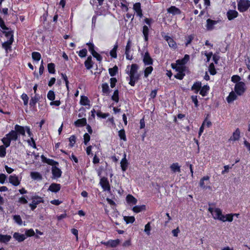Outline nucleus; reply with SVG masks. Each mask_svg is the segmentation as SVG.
<instances>
[{
  "mask_svg": "<svg viewBox=\"0 0 250 250\" xmlns=\"http://www.w3.org/2000/svg\"><path fill=\"white\" fill-rule=\"evenodd\" d=\"M6 136L10 139L11 141H16L19 138L17 135L16 132L14 131V130H11L8 133L6 134Z\"/></svg>",
  "mask_w": 250,
  "mask_h": 250,
  "instance_id": "obj_27",
  "label": "nucleus"
},
{
  "mask_svg": "<svg viewBox=\"0 0 250 250\" xmlns=\"http://www.w3.org/2000/svg\"><path fill=\"white\" fill-rule=\"evenodd\" d=\"M118 136L121 140H123L124 141H126L127 139L124 129H121L119 131Z\"/></svg>",
  "mask_w": 250,
  "mask_h": 250,
  "instance_id": "obj_47",
  "label": "nucleus"
},
{
  "mask_svg": "<svg viewBox=\"0 0 250 250\" xmlns=\"http://www.w3.org/2000/svg\"><path fill=\"white\" fill-rule=\"evenodd\" d=\"M61 186L60 184L52 183L48 188V190L52 192H58L61 189Z\"/></svg>",
  "mask_w": 250,
  "mask_h": 250,
  "instance_id": "obj_17",
  "label": "nucleus"
},
{
  "mask_svg": "<svg viewBox=\"0 0 250 250\" xmlns=\"http://www.w3.org/2000/svg\"><path fill=\"white\" fill-rule=\"evenodd\" d=\"M119 90L117 89L114 90L113 94L111 96V100L117 103L119 101Z\"/></svg>",
  "mask_w": 250,
  "mask_h": 250,
  "instance_id": "obj_45",
  "label": "nucleus"
},
{
  "mask_svg": "<svg viewBox=\"0 0 250 250\" xmlns=\"http://www.w3.org/2000/svg\"><path fill=\"white\" fill-rule=\"evenodd\" d=\"M167 12L173 15H180L181 14V11L180 9L175 6H171L167 9Z\"/></svg>",
  "mask_w": 250,
  "mask_h": 250,
  "instance_id": "obj_23",
  "label": "nucleus"
},
{
  "mask_svg": "<svg viewBox=\"0 0 250 250\" xmlns=\"http://www.w3.org/2000/svg\"><path fill=\"white\" fill-rule=\"evenodd\" d=\"M100 184L104 191H110L111 190L110 185L107 178L103 177L101 178Z\"/></svg>",
  "mask_w": 250,
  "mask_h": 250,
  "instance_id": "obj_4",
  "label": "nucleus"
},
{
  "mask_svg": "<svg viewBox=\"0 0 250 250\" xmlns=\"http://www.w3.org/2000/svg\"><path fill=\"white\" fill-rule=\"evenodd\" d=\"M209 89V87L208 85H204L203 87H201L200 92H199V93L202 96H205L207 95Z\"/></svg>",
  "mask_w": 250,
  "mask_h": 250,
  "instance_id": "obj_42",
  "label": "nucleus"
},
{
  "mask_svg": "<svg viewBox=\"0 0 250 250\" xmlns=\"http://www.w3.org/2000/svg\"><path fill=\"white\" fill-rule=\"evenodd\" d=\"M47 69L48 72L50 74H55L56 72L55 65L53 62L49 63L47 64Z\"/></svg>",
  "mask_w": 250,
  "mask_h": 250,
  "instance_id": "obj_46",
  "label": "nucleus"
},
{
  "mask_svg": "<svg viewBox=\"0 0 250 250\" xmlns=\"http://www.w3.org/2000/svg\"><path fill=\"white\" fill-rule=\"evenodd\" d=\"M52 178L57 179L60 178L62 176V171L61 169L57 166L52 167L51 168Z\"/></svg>",
  "mask_w": 250,
  "mask_h": 250,
  "instance_id": "obj_8",
  "label": "nucleus"
},
{
  "mask_svg": "<svg viewBox=\"0 0 250 250\" xmlns=\"http://www.w3.org/2000/svg\"><path fill=\"white\" fill-rule=\"evenodd\" d=\"M9 182L14 186H18L21 183V180L16 175H11L8 178Z\"/></svg>",
  "mask_w": 250,
  "mask_h": 250,
  "instance_id": "obj_10",
  "label": "nucleus"
},
{
  "mask_svg": "<svg viewBox=\"0 0 250 250\" xmlns=\"http://www.w3.org/2000/svg\"><path fill=\"white\" fill-rule=\"evenodd\" d=\"M209 177L208 176H204L201 179L199 182L200 187L203 189H207L208 188H209L207 185L209 184Z\"/></svg>",
  "mask_w": 250,
  "mask_h": 250,
  "instance_id": "obj_9",
  "label": "nucleus"
},
{
  "mask_svg": "<svg viewBox=\"0 0 250 250\" xmlns=\"http://www.w3.org/2000/svg\"><path fill=\"white\" fill-rule=\"evenodd\" d=\"M202 87V83L200 82H196L194 83L191 87L192 90H195V93H197Z\"/></svg>",
  "mask_w": 250,
  "mask_h": 250,
  "instance_id": "obj_39",
  "label": "nucleus"
},
{
  "mask_svg": "<svg viewBox=\"0 0 250 250\" xmlns=\"http://www.w3.org/2000/svg\"><path fill=\"white\" fill-rule=\"evenodd\" d=\"M208 210L214 219H219V208L214 209L212 208L209 207Z\"/></svg>",
  "mask_w": 250,
  "mask_h": 250,
  "instance_id": "obj_33",
  "label": "nucleus"
},
{
  "mask_svg": "<svg viewBox=\"0 0 250 250\" xmlns=\"http://www.w3.org/2000/svg\"><path fill=\"white\" fill-rule=\"evenodd\" d=\"M146 207L145 205H143L141 206H135L132 208V210L135 213H139L143 210H146Z\"/></svg>",
  "mask_w": 250,
  "mask_h": 250,
  "instance_id": "obj_38",
  "label": "nucleus"
},
{
  "mask_svg": "<svg viewBox=\"0 0 250 250\" xmlns=\"http://www.w3.org/2000/svg\"><path fill=\"white\" fill-rule=\"evenodd\" d=\"M124 220L127 224H132L135 221V218L134 216H124Z\"/></svg>",
  "mask_w": 250,
  "mask_h": 250,
  "instance_id": "obj_52",
  "label": "nucleus"
},
{
  "mask_svg": "<svg viewBox=\"0 0 250 250\" xmlns=\"http://www.w3.org/2000/svg\"><path fill=\"white\" fill-rule=\"evenodd\" d=\"M118 48V43L116 42L113 46V48L110 51L109 54L112 58L116 59L117 58V49Z\"/></svg>",
  "mask_w": 250,
  "mask_h": 250,
  "instance_id": "obj_25",
  "label": "nucleus"
},
{
  "mask_svg": "<svg viewBox=\"0 0 250 250\" xmlns=\"http://www.w3.org/2000/svg\"><path fill=\"white\" fill-rule=\"evenodd\" d=\"M25 235L26 237H31L35 235V232L32 229L26 230Z\"/></svg>",
  "mask_w": 250,
  "mask_h": 250,
  "instance_id": "obj_63",
  "label": "nucleus"
},
{
  "mask_svg": "<svg viewBox=\"0 0 250 250\" xmlns=\"http://www.w3.org/2000/svg\"><path fill=\"white\" fill-rule=\"evenodd\" d=\"M120 243L119 239H117L116 240H109L106 242L102 241L101 244L104 246L110 247L111 248L116 247Z\"/></svg>",
  "mask_w": 250,
  "mask_h": 250,
  "instance_id": "obj_7",
  "label": "nucleus"
},
{
  "mask_svg": "<svg viewBox=\"0 0 250 250\" xmlns=\"http://www.w3.org/2000/svg\"><path fill=\"white\" fill-rule=\"evenodd\" d=\"M149 29L148 26L145 25L142 28V33L143 34L144 40L146 42H147L149 38Z\"/></svg>",
  "mask_w": 250,
  "mask_h": 250,
  "instance_id": "obj_19",
  "label": "nucleus"
},
{
  "mask_svg": "<svg viewBox=\"0 0 250 250\" xmlns=\"http://www.w3.org/2000/svg\"><path fill=\"white\" fill-rule=\"evenodd\" d=\"M238 13L235 10H229L227 12V16L229 21H231L237 17Z\"/></svg>",
  "mask_w": 250,
  "mask_h": 250,
  "instance_id": "obj_18",
  "label": "nucleus"
},
{
  "mask_svg": "<svg viewBox=\"0 0 250 250\" xmlns=\"http://www.w3.org/2000/svg\"><path fill=\"white\" fill-rule=\"evenodd\" d=\"M139 75L137 74L136 76H129L130 81L129 82V84L132 86H134L136 82L138 81L139 79Z\"/></svg>",
  "mask_w": 250,
  "mask_h": 250,
  "instance_id": "obj_37",
  "label": "nucleus"
},
{
  "mask_svg": "<svg viewBox=\"0 0 250 250\" xmlns=\"http://www.w3.org/2000/svg\"><path fill=\"white\" fill-rule=\"evenodd\" d=\"M90 140V136L88 133H85L83 135V143L84 145H87Z\"/></svg>",
  "mask_w": 250,
  "mask_h": 250,
  "instance_id": "obj_64",
  "label": "nucleus"
},
{
  "mask_svg": "<svg viewBox=\"0 0 250 250\" xmlns=\"http://www.w3.org/2000/svg\"><path fill=\"white\" fill-rule=\"evenodd\" d=\"M84 64L85 67L88 70H89L92 68L94 64V62L92 61V57L91 56H89L87 58V59L85 61Z\"/></svg>",
  "mask_w": 250,
  "mask_h": 250,
  "instance_id": "obj_24",
  "label": "nucleus"
},
{
  "mask_svg": "<svg viewBox=\"0 0 250 250\" xmlns=\"http://www.w3.org/2000/svg\"><path fill=\"white\" fill-rule=\"evenodd\" d=\"M128 163L126 159V155L125 154L124 157L121 161V167L123 171H125L128 167Z\"/></svg>",
  "mask_w": 250,
  "mask_h": 250,
  "instance_id": "obj_31",
  "label": "nucleus"
},
{
  "mask_svg": "<svg viewBox=\"0 0 250 250\" xmlns=\"http://www.w3.org/2000/svg\"><path fill=\"white\" fill-rule=\"evenodd\" d=\"M80 103L82 105H89L90 101L85 96H82Z\"/></svg>",
  "mask_w": 250,
  "mask_h": 250,
  "instance_id": "obj_41",
  "label": "nucleus"
},
{
  "mask_svg": "<svg viewBox=\"0 0 250 250\" xmlns=\"http://www.w3.org/2000/svg\"><path fill=\"white\" fill-rule=\"evenodd\" d=\"M86 119L85 118L79 119L74 122V125L76 127H82L86 125Z\"/></svg>",
  "mask_w": 250,
  "mask_h": 250,
  "instance_id": "obj_28",
  "label": "nucleus"
},
{
  "mask_svg": "<svg viewBox=\"0 0 250 250\" xmlns=\"http://www.w3.org/2000/svg\"><path fill=\"white\" fill-rule=\"evenodd\" d=\"M102 92L104 93L108 94L110 93V90L107 83H105L102 84Z\"/></svg>",
  "mask_w": 250,
  "mask_h": 250,
  "instance_id": "obj_50",
  "label": "nucleus"
},
{
  "mask_svg": "<svg viewBox=\"0 0 250 250\" xmlns=\"http://www.w3.org/2000/svg\"><path fill=\"white\" fill-rule=\"evenodd\" d=\"M208 71L210 74L212 75H215L216 73V69L215 68L214 64L213 63H211L208 67Z\"/></svg>",
  "mask_w": 250,
  "mask_h": 250,
  "instance_id": "obj_59",
  "label": "nucleus"
},
{
  "mask_svg": "<svg viewBox=\"0 0 250 250\" xmlns=\"http://www.w3.org/2000/svg\"><path fill=\"white\" fill-rule=\"evenodd\" d=\"M7 147L3 146H0V157L3 158L6 156Z\"/></svg>",
  "mask_w": 250,
  "mask_h": 250,
  "instance_id": "obj_57",
  "label": "nucleus"
},
{
  "mask_svg": "<svg viewBox=\"0 0 250 250\" xmlns=\"http://www.w3.org/2000/svg\"><path fill=\"white\" fill-rule=\"evenodd\" d=\"M31 199L32 202L29 204V206L32 211H34L36 208L37 205L44 202L43 198L37 195L32 196Z\"/></svg>",
  "mask_w": 250,
  "mask_h": 250,
  "instance_id": "obj_1",
  "label": "nucleus"
},
{
  "mask_svg": "<svg viewBox=\"0 0 250 250\" xmlns=\"http://www.w3.org/2000/svg\"><path fill=\"white\" fill-rule=\"evenodd\" d=\"M69 141L70 142L69 146L70 147H73L74 146V144L76 141V137L75 135H71L69 138Z\"/></svg>",
  "mask_w": 250,
  "mask_h": 250,
  "instance_id": "obj_62",
  "label": "nucleus"
},
{
  "mask_svg": "<svg viewBox=\"0 0 250 250\" xmlns=\"http://www.w3.org/2000/svg\"><path fill=\"white\" fill-rule=\"evenodd\" d=\"M13 220L18 225H21L22 224V219L19 215H15L13 216Z\"/></svg>",
  "mask_w": 250,
  "mask_h": 250,
  "instance_id": "obj_58",
  "label": "nucleus"
},
{
  "mask_svg": "<svg viewBox=\"0 0 250 250\" xmlns=\"http://www.w3.org/2000/svg\"><path fill=\"white\" fill-rule=\"evenodd\" d=\"M126 201L130 206L136 205L137 200L132 195L128 194L126 197Z\"/></svg>",
  "mask_w": 250,
  "mask_h": 250,
  "instance_id": "obj_21",
  "label": "nucleus"
},
{
  "mask_svg": "<svg viewBox=\"0 0 250 250\" xmlns=\"http://www.w3.org/2000/svg\"><path fill=\"white\" fill-rule=\"evenodd\" d=\"M164 38L167 42L168 45L170 48L174 49L177 48V46L176 42L172 38L167 35H166Z\"/></svg>",
  "mask_w": 250,
  "mask_h": 250,
  "instance_id": "obj_15",
  "label": "nucleus"
},
{
  "mask_svg": "<svg viewBox=\"0 0 250 250\" xmlns=\"http://www.w3.org/2000/svg\"><path fill=\"white\" fill-rule=\"evenodd\" d=\"M2 143H3V146L8 147L10 146L11 141L10 140V139H9L7 136L4 137L1 140Z\"/></svg>",
  "mask_w": 250,
  "mask_h": 250,
  "instance_id": "obj_48",
  "label": "nucleus"
},
{
  "mask_svg": "<svg viewBox=\"0 0 250 250\" xmlns=\"http://www.w3.org/2000/svg\"><path fill=\"white\" fill-rule=\"evenodd\" d=\"M246 90V84L243 82H239L235 84L234 87L235 92L239 96L242 95Z\"/></svg>",
  "mask_w": 250,
  "mask_h": 250,
  "instance_id": "obj_3",
  "label": "nucleus"
},
{
  "mask_svg": "<svg viewBox=\"0 0 250 250\" xmlns=\"http://www.w3.org/2000/svg\"><path fill=\"white\" fill-rule=\"evenodd\" d=\"M218 21L212 20L208 19L207 20L206 29L208 31H211L214 28V26L217 24Z\"/></svg>",
  "mask_w": 250,
  "mask_h": 250,
  "instance_id": "obj_12",
  "label": "nucleus"
},
{
  "mask_svg": "<svg viewBox=\"0 0 250 250\" xmlns=\"http://www.w3.org/2000/svg\"><path fill=\"white\" fill-rule=\"evenodd\" d=\"M238 9L240 12L246 11L250 7V0H239L238 1Z\"/></svg>",
  "mask_w": 250,
  "mask_h": 250,
  "instance_id": "obj_2",
  "label": "nucleus"
},
{
  "mask_svg": "<svg viewBox=\"0 0 250 250\" xmlns=\"http://www.w3.org/2000/svg\"><path fill=\"white\" fill-rule=\"evenodd\" d=\"M86 45L88 46V50L91 54L96 51L95 50V46L92 42L86 43Z\"/></svg>",
  "mask_w": 250,
  "mask_h": 250,
  "instance_id": "obj_55",
  "label": "nucleus"
},
{
  "mask_svg": "<svg viewBox=\"0 0 250 250\" xmlns=\"http://www.w3.org/2000/svg\"><path fill=\"white\" fill-rule=\"evenodd\" d=\"M153 70V68L151 65H148L144 70V77L147 78L148 76L152 73Z\"/></svg>",
  "mask_w": 250,
  "mask_h": 250,
  "instance_id": "obj_44",
  "label": "nucleus"
},
{
  "mask_svg": "<svg viewBox=\"0 0 250 250\" xmlns=\"http://www.w3.org/2000/svg\"><path fill=\"white\" fill-rule=\"evenodd\" d=\"M96 114L98 117L102 118L103 119H105L109 115V114L108 113H102L100 110L97 111Z\"/></svg>",
  "mask_w": 250,
  "mask_h": 250,
  "instance_id": "obj_61",
  "label": "nucleus"
},
{
  "mask_svg": "<svg viewBox=\"0 0 250 250\" xmlns=\"http://www.w3.org/2000/svg\"><path fill=\"white\" fill-rule=\"evenodd\" d=\"M14 42V38L12 37L11 39H9L7 41L2 43V47L4 48L6 51L10 50L11 49V45Z\"/></svg>",
  "mask_w": 250,
  "mask_h": 250,
  "instance_id": "obj_16",
  "label": "nucleus"
},
{
  "mask_svg": "<svg viewBox=\"0 0 250 250\" xmlns=\"http://www.w3.org/2000/svg\"><path fill=\"white\" fill-rule=\"evenodd\" d=\"M108 72L110 76L112 77L116 76L118 73V67L115 65L112 68H109L108 69Z\"/></svg>",
  "mask_w": 250,
  "mask_h": 250,
  "instance_id": "obj_36",
  "label": "nucleus"
},
{
  "mask_svg": "<svg viewBox=\"0 0 250 250\" xmlns=\"http://www.w3.org/2000/svg\"><path fill=\"white\" fill-rule=\"evenodd\" d=\"M13 237L19 242L23 241L26 239L24 234H21L19 232H15L13 234Z\"/></svg>",
  "mask_w": 250,
  "mask_h": 250,
  "instance_id": "obj_32",
  "label": "nucleus"
},
{
  "mask_svg": "<svg viewBox=\"0 0 250 250\" xmlns=\"http://www.w3.org/2000/svg\"><path fill=\"white\" fill-rule=\"evenodd\" d=\"M41 54L38 52H33L32 53V58L35 61H39L41 60Z\"/></svg>",
  "mask_w": 250,
  "mask_h": 250,
  "instance_id": "obj_51",
  "label": "nucleus"
},
{
  "mask_svg": "<svg viewBox=\"0 0 250 250\" xmlns=\"http://www.w3.org/2000/svg\"><path fill=\"white\" fill-rule=\"evenodd\" d=\"M133 9L134 11L136 13L137 16L140 18L143 16V11L141 9V4L140 2H136L133 4Z\"/></svg>",
  "mask_w": 250,
  "mask_h": 250,
  "instance_id": "obj_11",
  "label": "nucleus"
},
{
  "mask_svg": "<svg viewBox=\"0 0 250 250\" xmlns=\"http://www.w3.org/2000/svg\"><path fill=\"white\" fill-rule=\"evenodd\" d=\"M62 78L64 81L67 90H69V81L66 75L64 73H61Z\"/></svg>",
  "mask_w": 250,
  "mask_h": 250,
  "instance_id": "obj_60",
  "label": "nucleus"
},
{
  "mask_svg": "<svg viewBox=\"0 0 250 250\" xmlns=\"http://www.w3.org/2000/svg\"><path fill=\"white\" fill-rule=\"evenodd\" d=\"M143 62L145 65H151L153 63V60L150 56L148 51L145 52L143 57Z\"/></svg>",
  "mask_w": 250,
  "mask_h": 250,
  "instance_id": "obj_5",
  "label": "nucleus"
},
{
  "mask_svg": "<svg viewBox=\"0 0 250 250\" xmlns=\"http://www.w3.org/2000/svg\"><path fill=\"white\" fill-rule=\"evenodd\" d=\"M139 69V66L136 63H133L131 65L130 70L128 73L129 76H136L137 74V71Z\"/></svg>",
  "mask_w": 250,
  "mask_h": 250,
  "instance_id": "obj_20",
  "label": "nucleus"
},
{
  "mask_svg": "<svg viewBox=\"0 0 250 250\" xmlns=\"http://www.w3.org/2000/svg\"><path fill=\"white\" fill-rule=\"evenodd\" d=\"M40 99V97L38 96L37 95H35V96L31 98L30 100L29 105L31 107L33 108H36V104L39 101Z\"/></svg>",
  "mask_w": 250,
  "mask_h": 250,
  "instance_id": "obj_29",
  "label": "nucleus"
},
{
  "mask_svg": "<svg viewBox=\"0 0 250 250\" xmlns=\"http://www.w3.org/2000/svg\"><path fill=\"white\" fill-rule=\"evenodd\" d=\"M170 168L173 172H181L180 166L179 165L178 163H175L171 164L170 166Z\"/></svg>",
  "mask_w": 250,
  "mask_h": 250,
  "instance_id": "obj_34",
  "label": "nucleus"
},
{
  "mask_svg": "<svg viewBox=\"0 0 250 250\" xmlns=\"http://www.w3.org/2000/svg\"><path fill=\"white\" fill-rule=\"evenodd\" d=\"M11 239V236L9 235L0 234V242L7 243Z\"/></svg>",
  "mask_w": 250,
  "mask_h": 250,
  "instance_id": "obj_40",
  "label": "nucleus"
},
{
  "mask_svg": "<svg viewBox=\"0 0 250 250\" xmlns=\"http://www.w3.org/2000/svg\"><path fill=\"white\" fill-rule=\"evenodd\" d=\"M2 32L7 38L11 39L12 37L14 38L13 31H12L10 28L8 30L2 31Z\"/></svg>",
  "mask_w": 250,
  "mask_h": 250,
  "instance_id": "obj_49",
  "label": "nucleus"
},
{
  "mask_svg": "<svg viewBox=\"0 0 250 250\" xmlns=\"http://www.w3.org/2000/svg\"><path fill=\"white\" fill-rule=\"evenodd\" d=\"M14 128V131L16 132L18 138L20 135L23 136L25 135L26 126H23L19 125H16Z\"/></svg>",
  "mask_w": 250,
  "mask_h": 250,
  "instance_id": "obj_6",
  "label": "nucleus"
},
{
  "mask_svg": "<svg viewBox=\"0 0 250 250\" xmlns=\"http://www.w3.org/2000/svg\"><path fill=\"white\" fill-rule=\"evenodd\" d=\"M195 35L194 34H192L190 35H188V36H185V44L186 47L188 46L189 44H191L192 41L195 38Z\"/></svg>",
  "mask_w": 250,
  "mask_h": 250,
  "instance_id": "obj_26",
  "label": "nucleus"
},
{
  "mask_svg": "<svg viewBox=\"0 0 250 250\" xmlns=\"http://www.w3.org/2000/svg\"><path fill=\"white\" fill-rule=\"evenodd\" d=\"M233 220V215L232 214H228L226 215L223 214L220 210V221L223 222H232Z\"/></svg>",
  "mask_w": 250,
  "mask_h": 250,
  "instance_id": "obj_14",
  "label": "nucleus"
},
{
  "mask_svg": "<svg viewBox=\"0 0 250 250\" xmlns=\"http://www.w3.org/2000/svg\"><path fill=\"white\" fill-rule=\"evenodd\" d=\"M42 161L43 163H46L49 165L52 166V167H55L56 165H59V163L57 161H54L53 159L47 158L43 155L41 156Z\"/></svg>",
  "mask_w": 250,
  "mask_h": 250,
  "instance_id": "obj_13",
  "label": "nucleus"
},
{
  "mask_svg": "<svg viewBox=\"0 0 250 250\" xmlns=\"http://www.w3.org/2000/svg\"><path fill=\"white\" fill-rule=\"evenodd\" d=\"M31 177L33 180H42V175L38 172H31L30 173Z\"/></svg>",
  "mask_w": 250,
  "mask_h": 250,
  "instance_id": "obj_35",
  "label": "nucleus"
},
{
  "mask_svg": "<svg viewBox=\"0 0 250 250\" xmlns=\"http://www.w3.org/2000/svg\"><path fill=\"white\" fill-rule=\"evenodd\" d=\"M240 136V131L239 128H237L233 132L232 135L230 137L229 140L236 141L239 139Z\"/></svg>",
  "mask_w": 250,
  "mask_h": 250,
  "instance_id": "obj_30",
  "label": "nucleus"
},
{
  "mask_svg": "<svg viewBox=\"0 0 250 250\" xmlns=\"http://www.w3.org/2000/svg\"><path fill=\"white\" fill-rule=\"evenodd\" d=\"M47 97L50 101H54L55 99V94L54 91L49 90L47 94Z\"/></svg>",
  "mask_w": 250,
  "mask_h": 250,
  "instance_id": "obj_54",
  "label": "nucleus"
},
{
  "mask_svg": "<svg viewBox=\"0 0 250 250\" xmlns=\"http://www.w3.org/2000/svg\"><path fill=\"white\" fill-rule=\"evenodd\" d=\"M189 56L188 54H186L182 59L177 60L176 62L178 65L185 66V65L189 61Z\"/></svg>",
  "mask_w": 250,
  "mask_h": 250,
  "instance_id": "obj_22",
  "label": "nucleus"
},
{
  "mask_svg": "<svg viewBox=\"0 0 250 250\" xmlns=\"http://www.w3.org/2000/svg\"><path fill=\"white\" fill-rule=\"evenodd\" d=\"M151 229L150 222H148L145 226L144 232L148 236L150 234Z\"/></svg>",
  "mask_w": 250,
  "mask_h": 250,
  "instance_id": "obj_56",
  "label": "nucleus"
},
{
  "mask_svg": "<svg viewBox=\"0 0 250 250\" xmlns=\"http://www.w3.org/2000/svg\"><path fill=\"white\" fill-rule=\"evenodd\" d=\"M77 53H78L79 56L80 58H84L85 57L87 54V51L86 48H83L79 51H77Z\"/></svg>",
  "mask_w": 250,
  "mask_h": 250,
  "instance_id": "obj_53",
  "label": "nucleus"
},
{
  "mask_svg": "<svg viewBox=\"0 0 250 250\" xmlns=\"http://www.w3.org/2000/svg\"><path fill=\"white\" fill-rule=\"evenodd\" d=\"M236 98L237 95H236L235 92H234L233 91H231L229 93V96L227 98V100L229 103H230L234 101L235 100H236Z\"/></svg>",
  "mask_w": 250,
  "mask_h": 250,
  "instance_id": "obj_43",
  "label": "nucleus"
}]
</instances>
